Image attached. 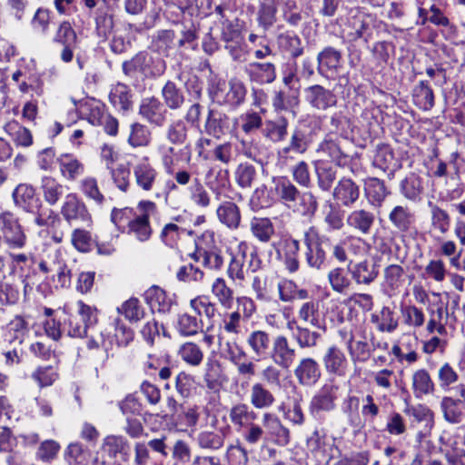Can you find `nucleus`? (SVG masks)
<instances>
[{"label":"nucleus","instance_id":"obj_1","mask_svg":"<svg viewBox=\"0 0 465 465\" xmlns=\"http://www.w3.org/2000/svg\"><path fill=\"white\" fill-rule=\"evenodd\" d=\"M189 131L190 128L184 120L172 121L164 129V137L169 144H160L156 149L163 172L173 176L181 186L188 185L193 180V174L185 169L176 170L178 152L175 146L189 149Z\"/></svg>","mask_w":465,"mask_h":465},{"label":"nucleus","instance_id":"obj_2","mask_svg":"<svg viewBox=\"0 0 465 465\" xmlns=\"http://www.w3.org/2000/svg\"><path fill=\"white\" fill-rule=\"evenodd\" d=\"M256 312L257 305L251 297L239 296L236 298L235 310L224 312L219 323L218 340L222 350L226 341L224 335H228L231 337V341L237 342V340L247 331L245 323L253 317Z\"/></svg>","mask_w":465,"mask_h":465},{"label":"nucleus","instance_id":"obj_3","mask_svg":"<svg viewBox=\"0 0 465 465\" xmlns=\"http://www.w3.org/2000/svg\"><path fill=\"white\" fill-rule=\"evenodd\" d=\"M257 418L258 414L247 403L238 402L229 410L231 423L249 446H256V441L263 434L262 425L255 422Z\"/></svg>","mask_w":465,"mask_h":465},{"label":"nucleus","instance_id":"obj_4","mask_svg":"<svg viewBox=\"0 0 465 465\" xmlns=\"http://www.w3.org/2000/svg\"><path fill=\"white\" fill-rule=\"evenodd\" d=\"M63 312L65 317L63 329L71 337L82 338L87 335V330L96 324L98 321L97 310L85 304L83 301L75 303V313L72 312V308L65 304L63 307Z\"/></svg>","mask_w":465,"mask_h":465},{"label":"nucleus","instance_id":"obj_5","mask_svg":"<svg viewBox=\"0 0 465 465\" xmlns=\"http://www.w3.org/2000/svg\"><path fill=\"white\" fill-rule=\"evenodd\" d=\"M312 142V135L308 127L304 124L296 125L291 133L288 143L277 151L279 161L284 164L294 161L308 151Z\"/></svg>","mask_w":465,"mask_h":465},{"label":"nucleus","instance_id":"obj_6","mask_svg":"<svg viewBox=\"0 0 465 465\" xmlns=\"http://www.w3.org/2000/svg\"><path fill=\"white\" fill-rule=\"evenodd\" d=\"M137 214L125 232L134 236L137 241L144 242L150 240L153 229L150 224V216L158 212L157 205L150 200H142L137 204Z\"/></svg>","mask_w":465,"mask_h":465},{"label":"nucleus","instance_id":"obj_7","mask_svg":"<svg viewBox=\"0 0 465 465\" xmlns=\"http://www.w3.org/2000/svg\"><path fill=\"white\" fill-rule=\"evenodd\" d=\"M322 241L323 236L315 226H310L303 232L305 262L310 268L318 271L325 267L327 258L326 252L322 248Z\"/></svg>","mask_w":465,"mask_h":465},{"label":"nucleus","instance_id":"obj_8","mask_svg":"<svg viewBox=\"0 0 465 465\" xmlns=\"http://www.w3.org/2000/svg\"><path fill=\"white\" fill-rule=\"evenodd\" d=\"M0 233L3 242L11 249H22L27 237L16 215L9 211L0 213Z\"/></svg>","mask_w":465,"mask_h":465},{"label":"nucleus","instance_id":"obj_9","mask_svg":"<svg viewBox=\"0 0 465 465\" xmlns=\"http://www.w3.org/2000/svg\"><path fill=\"white\" fill-rule=\"evenodd\" d=\"M61 214L69 224H84L87 227L93 225V217L85 203L75 193L65 195L61 207Z\"/></svg>","mask_w":465,"mask_h":465},{"label":"nucleus","instance_id":"obj_10","mask_svg":"<svg viewBox=\"0 0 465 465\" xmlns=\"http://www.w3.org/2000/svg\"><path fill=\"white\" fill-rule=\"evenodd\" d=\"M342 32L344 39L349 43H355L361 39L368 43L372 35L371 17L363 12L351 11Z\"/></svg>","mask_w":465,"mask_h":465},{"label":"nucleus","instance_id":"obj_11","mask_svg":"<svg viewBox=\"0 0 465 465\" xmlns=\"http://www.w3.org/2000/svg\"><path fill=\"white\" fill-rule=\"evenodd\" d=\"M340 387L330 381L322 385L312 396L309 411L312 416L318 418L324 412H331L337 407Z\"/></svg>","mask_w":465,"mask_h":465},{"label":"nucleus","instance_id":"obj_12","mask_svg":"<svg viewBox=\"0 0 465 465\" xmlns=\"http://www.w3.org/2000/svg\"><path fill=\"white\" fill-rule=\"evenodd\" d=\"M262 436L256 441V446L262 440H270L278 446H287L291 440L290 430L280 418L272 412H264L262 416Z\"/></svg>","mask_w":465,"mask_h":465},{"label":"nucleus","instance_id":"obj_13","mask_svg":"<svg viewBox=\"0 0 465 465\" xmlns=\"http://www.w3.org/2000/svg\"><path fill=\"white\" fill-rule=\"evenodd\" d=\"M272 361L282 370H289L296 361L297 350L283 334L272 338V347L270 351Z\"/></svg>","mask_w":465,"mask_h":465},{"label":"nucleus","instance_id":"obj_14","mask_svg":"<svg viewBox=\"0 0 465 465\" xmlns=\"http://www.w3.org/2000/svg\"><path fill=\"white\" fill-rule=\"evenodd\" d=\"M53 43L62 46L60 59L64 63H71L74 59V50L78 45V37L69 21H63L59 24L54 35Z\"/></svg>","mask_w":465,"mask_h":465},{"label":"nucleus","instance_id":"obj_15","mask_svg":"<svg viewBox=\"0 0 465 465\" xmlns=\"http://www.w3.org/2000/svg\"><path fill=\"white\" fill-rule=\"evenodd\" d=\"M304 99L312 108L318 111H327L335 107L338 103L335 93L321 84L306 87L304 89Z\"/></svg>","mask_w":465,"mask_h":465},{"label":"nucleus","instance_id":"obj_16","mask_svg":"<svg viewBox=\"0 0 465 465\" xmlns=\"http://www.w3.org/2000/svg\"><path fill=\"white\" fill-rule=\"evenodd\" d=\"M138 114L149 124L162 127L166 124L168 111L158 98L151 96L141 101Z\"/></svg>","mask_w":465,"mask_h":465},{"label":"nucleus","instance_id":"obj_17","mask_svg":"<svg viewBox=\"0 0 465 465\" xmlns=\"http://www.w3.org/2000/svg\"><path fill=\"white\" fill-rule=\"evenodd\" d=\"M182 216L177 215L164 223L159 233V240L168 248L176 249L185 235L192 236L193 232L180 225Z\"/></svg>","mask_w":465,"mask_h":465},{"label":"nucleus","instance_id":"obj_18","mask_svg":"<svg viewBox=\"0 0 465 465\" xmlns=\"http://www.w3.org/2000/svg\"><path fill=\"white\" fill-rule=\"evenodd\" d=\"M204 133L221 140L231 132V118L225 113L217 109H209L203 124Z\"/></svg>","mask_w":465,"mask_h":465},{"label":"nucleus","instance_id":"obj_19","mask_svg":"<svg viewBox=\"0 0 465 465\" xmlns=\"http://www.w3.org/2000/svg\"><path fill=\"white\" fill-rule=\"evenodd\" d=\"M227 379L223 372L220 363L216 361H209L205 364L203 381L208 391H212L209 403H215L220 399V391Z\"/></svg>","mask_w":465,"mask_h":465},{"label":"nucleus","instance_id":"obj_20","mask_svg":"<svg viewBox=\"0 0 465 465\" xmlns=\"http://www.w3.org/2000/svg\"><path fill=\"white\" fill-rule=\"evenodd\" d=\"M322 363L326 372L330 375L345 376L349 361L343 351L337 345L329 346L322 355Z\"/></svg>","mask_w":465,"mask_h":465},{"label":"nucleus","instance_id":"obj_21","mask_svg":"<svg viewBox=\"0 0 465 465\" xmlns=\"http://www.w3.org/2000/svg\"><path fill=\"white\" fill-rule=\"evenodd\" d=\"M133 174L136 186L143 192H152L157 184L158 171L145 157L133 167Z\"/></svg>","mask_w":465,"mask_h":465},{"label":"nucleus","instance_id":"obj_22","mask_svg":"<svg viewBox=\"0 0 465 465\" xmlns=\"http://www.w3.org/2000/svg\"><path fill=\"white\" fill-rule=\"evenodd\" d=\"M223 351L227 359L237 367L239 374L255 375V364L251 361H242L246 357V353L238 342L227 340Z\"/></svg>","mask_w":465,"mask_h":465},{"label":"nucleus","instance_id":"obj_23","mask_svg":"<svg viewBox=\"0 0 465 465\" xmlns=\"http://www.w3.org/2000/svg\"><path fill=\"white\" fill-rule=\"evenodd\" d=\"M192 258L204 268L214 272L221 271L225 262L222 250L216 246L203 247L199 242H196V249Z\"/></svg>","mask_w":465,"mask_h":465},{"label":"nucleus","instance_id":"obj_24","mask_svg":"<svg viewBox=\"0 0 465 465\" xmlns=\"http://www.w3.org/2000/svg\"><path fill=\"white\" fill-rule=\"evenodd\" d=\"M392 227L401 235H406L414 229L416 217L414 212L407 205H396L388 214Z\"/></svg>","mask_w":465,"mask_h":465},{"label":"nucleus","instance_id":"obj_25","mask_svg":"<svg viewBox=\"0 0 465 465\" xmlns=\"http://www.w3.org/2000/svg\"><path fill=\"white\" fill-rule=\"evenodd\" d=\"M294 375L302 386H314L322 376L319 363L312 358L302 359L294 369Z\"/></svg>","mask_w":465,"mask_h":465},{"label":"nucleus","instance_id":"obj_26","mask_svg":"<svg viewBox=\"0 0 465 465\" xmlns=\"http://www.w3.org/2000/svg\"><path fill=\"white\" fill-rule=\"evenodd\" d=\"M101 450L111 459H116L118 456L123 461H128L130 459L131 446L129 440L121 435L106 436L102 443Z\"/></svg>","mask_w":465,"mask_h":465},{"label":"nucleus","instance_id":"obj_27","mask_svg":"<svg viewBox=\"0 0 465 465\" xmlns=\"http://www.w3.org/2000/svg\"><path fill=\"white\" fill-rule=\"evenodd\" d=\"M272 183L274 185L276 203L280 202L291 208L297 202L300 190L287 176L272 177Z\"/></svg>","mask_w":465,"mask_h":465},{"label":"nucleus","instance_id":"obj_28","mask_svg":"<svg viewBox=\"0 0 465 465\" xmlns=\"http://www.w3.org/2000/svg\"><path fill=\"white\" fill-rule=\"evenodd\" d=\"M39 269L44 273H54L56 276V287L67 288L71 284V271L66 263L55 254L51 261H42L39 263Z\"/></svg>","mask_w":465,"mask_h":465},{"label":"nucleus","instance_id":"obj_29","mask_svg":"<svg viewBox=\"0 0 465 465\" xmlns=\"http://www.w3.org/2000/svg\"><path fill=\"white\" fill-rule=\"evenodd\" d=\"M376 221V214L364 208L351 211L346 219L347 225L363 235L371 233Z\"/></svg>","mask_w":465,"mask_h":465},{"label":"nucleus","instance_id":"obj_30","mask_svg":"<svg viewBox=\"0 0 465 465\" xmlns=\"http://www.w3.org/2000/svg\"><path fill=\"white\" fill-rule=\"evenodd\" d=\"M289 121L283 116L264 121L262 129V137L272 143H281L288 136Z\"/></svg>","mask_w":465,"mask_h":465},{"label":"nucleus","instance_id":"obj_31","mask_svg":"<svg viewBox=\"0 0 465 465\" xmlns=\"http://www.w3.org/2000/svg\"><path fill=\"white\" fill-rule=\"evenodd\" d=\"M244 73L251 82L272 84L276 79V67L272 63L252 62L245 65Z\"/></svg>","mask_w":465,"mask_h":465},{"label":"nucleus","instance_id":"obj_32","mask_svg":"<svg viewBox=\"0 0 465 465\" xmlns=\"http://www.w3.org/2000/svg\"><path fill=\"white\" fill-rule=\"evenodd\" d=\"M360 197V187L351 178H341L333 189V198L344 207L352 206Z\"/></svg>","mask_w":465,"mask_h":465},{"label":"nucleus","instance_id":"obj_33","mask_svg":"<svg viewBox=\"0 0 465 465\" xmlns=\"http://www.w3.org/2000/svg\"><path fill=\"white\" fill-rule=\"evenodd\" d=\"M349 272L352 280L357 284L369 285L378 277L379 271L377 265L367 259L359 262L349 263Z\"/></svg>","mask_w":465,"mask_h":465},{"label":"nucleus","instance_id":"obj_34","mask_svg":"<svg viewBox=\"0 0 465 465\" xmlns=\"http://www.w3.org/2000/svg\"><path fill=\"white\" fill-rule=\"evenodd\" d=\"M281 249H277L279 258L283 260L286 270L293 273L300 268L299 251L300 242L298 240L288 238L281 242Z\"/></svg>","mask_w":465,"mask_h":465},{"label":"nucleus","instance_id":"obj_35","mask_svg":"<svg viewBox=\"0 0 465 465\" xmlns=\"http://www.w3.org/2000/svg\"><path fill=\"white\" fill-rule=\"evenodd\" d=\"M317 62L320 74L336 73L341 67L342 54L332 46H326L318 54Z\"/></svg>","mask_w":465,"mask_h":465},{"label":"nucleus","instance_id":"obj_36","mask_svg":"<svg viewBox=\"0 0 465 465\" xmlns=\"http://www.w3.org/2000/svg\"><path fill=\"white\" fill-rule=\"evenodd\" d=\"M61 176L69 182H74L81 177L85 171V166L76 156L71 153L61 154L57 158Z\"/></svg>","mask_w":465,"mask_h":465},{"label":"nucleus","instance_id":"obj_37","mask_svg":"<svg viewBox=\"0 0 465 465\" xmlns=\"http://www.w3.org/2000/svg\"><path fill=\"white\" fill-rule=\"evenodd\" d=\"M430 213V232L443 236L450 232L451 219L449 213L433 202H428Z\"/></svg>","mask_w":465,"mask_h":465},{"label":"nucleus","instance_id":"obj_38","mask_svg":"<svg viewBox=\"0 0 465 465\" xmlns=\"http://www.w3.org/2000/svg\"><path fill=\"white\" fill-rule=\"evenodd\" d=\"M144 300L153 311L160 313H166L171 311L173 301L162 288L153 285L145 291Z\"/></svg>","mask_w":465,"mask_h":465},{"label":"nucleus","instance_id":"obj_39","mask_svg":"<svg viewBox=\"0 0 465 465\" xmlns=\"http://www.w3.org/2000/svg\"><path fill=\"white\" fill-rule=\"evenodd\" d=\"M246 343L255 356L263 358L270 354L272 339L268 331L254 330L248 334Z\"/></svg>","mask_w":465,"mask_h":465},{"label":"nucleus","instance_id":"obj_40","mask_svg":"<svg viewBox=\"0 0 465 465\" xmlns=\"http://www.w3.org/2000/svg\"><path fill=\"white\" fill-rule=\"evenodd\" d=\"M216 215L219 222L232 231L237 230L241 225V210L233 202L222 203L216 210Z\"/></svg>","mask_w":465,"mask_h":465},{"label":"nucleus","instance_id":"obj_41","mask_svg":"<svg viewBox=\"0 0 465 465\" xmlns=\"http://www.w3.org/2000/svg\"><path fill=\"white\" fill-rule=\"evenodd\" d=\"M252 235L262 243H269L276 233L272 221L268 217L253 216L250 221Z\"/></svg>","mask_w":465,"mask_h":465},{"label":"nucleus","instance_id":"obj_42","mask_svg":"<svg viewBox=\"0 0 465 465\" xmlns=\"http://www.w3.org/2000/svg\"><path fill=\"white\" fill-rule=\"evenodd\" d=\"M109 99L113 106L124 113L133 109V93L128 85L122 83L114 84L109 94Z\"/></svg>","mask_w":465,"mask_h":465},{"label":"nucleus","instance_id":"obj_43","mask_svg":"<svg viewBox=\"0 0 465 465\" xmlns=\"http://www.w3.org/2000/svg\"><path fill=\"white\" fill-rule=\"evenodd\" d=\"M15 203L26 212L35 213L41 205L35 189L26 184H19L13 193Z\"/></svg>","mask_w":465,"mask_h":465},{"label":"nucleus","instance_id":"obj_44","mask_svg":"<svg viewBox=\"0 0 465 465\" xmlns=\"http://www.w3.org/2000/svg\"><path fill=\"white\" fill-rule=\"evenodd\" d=\"M5 132L16 147L28 148L34 143L32 132L15 120L5 124Z\"/></svg>","mask_w":465,"mask_h":465},{"label":"nucleus","instance_id":"obj_45","mask_svg":"<svg viewBox=\"0 0 465 465\" xmlns=\"http://www.w3.org/2000/svg\"><path fill=\"white\" fill-rule=\"evenodd\" d=\"M287 327L289 330L292 331V338L300 349L314 348L321 339L319 332L302 327L297 324L296 322H288Z\"/></svg>","mask_w":465,"mask_h":465},{"label":"nucleus","instance_id":"obj_46","mask_svg":"<svg viewBox=\"0 0 465 465\" xmlns=\"http://www.w3.org/2000/svg\"><path fill=\"white\" fill-rule=\"evenodd\" d=\"M411 389L417 399H422L424 396L434 392L435 383L427 370L419 369L413 372Z\"/></svg>","mask_w":465,"mask_h":465},{"label":"nucleus","instance_id":"obj_47","mask_svg":"<svg viewBox=\"0 0 465 465\" xmlns=\"http://www.w3.org/2000/svg\"><path fill=\"white\" fill-rule=\"evenodd\" d=\"M230 427L226 426L218 432L213 430H202L196 436V442L199 448L210 450H218L224 444V439Z\"/></svg>","mask_w":465,"mask_h":465},{"label":"nucleus","instance_id":"obj_48","mask_svg":"<svg viewBox=\"0 0 465 465\" xmlns=\"http://www.w3.org/2000/svg\"><path fill=\"white\" fill-rule=\"evenodd\" d=\"M391 194L385 183L378 178H369L365 183V195L369 203L380 208L385 199Z\"/></svg>","mask_w":465,"mask_h":465},{"label":"nucleus","instance_id":"obj_49","mask_svg":"<svg viewBox=\"0 0 465 465\" xmlns=\"http://www.w3.org/2000/svg\"><path fill=\"white\" fill-rule=\"evenodd\" d=\"M161 95L167 109L177 111L185 104V95L173 81H167L162 88Z\"/></svg>","mask_w":465,"mask_h":465},{"label":"nucleus","instance_id":"obj_50","mask_svg":"<svg viewBox=\"0 0 465 465\" xmlns=\"http://www.w3.org/2000/svg\"><path fill=\"white\" fill-rule=\"evenodd\" d=\"M40 189L45 201L49 205H55L64 193V185L54 177L45 175L41 179Z\"/></svg>","mask_w":465,"mask_h":465},{"label":"nucleus","instance_id":"obj_51","mask_svg":"<svg viewBox=\"0 0 465 465\" xmlns=\"http://www.w3.org/2000/svg\"><path fill=\"white\" fill-rule=\"evenodd\" d=\"M440 409L446 421L458 424L465 416V403L450 396H444L440 401Z\"/></svg>","mask_w":465,"mask_h":465},{"label":"nucleus","instance_id":"obj_52","mask_svg":"<svg viewBox=\"0 0 465 465\" xmlns=\"http://www.w3.org/2000/svg\"><path fill=\"white\" fill-rule=\"evenodd\" d=\"M350 274L349 267L347 269L342 267L331 269L327 275L331 290L336 293L346 295L352 285V278L350 277Z\"/></svg>","mask_w":465,"mask_h":465},{"label":"nucleus","instance_id":"obj_53","mask_svg":"<svg viewBox=\"0 0 465 465\" xmlns=\"http://www.w3.org/2000/svg\"><path fill=\"white\" fill-rule=\"evenodd\" d=\"M319 207L317 197L310 191L298 193L297 202L292 205L293 212L300 213L302 217L312 219L314 217Z\"/></svg>","mask_w":465,"mask_h":465},{"label":"nucleus","instance_id":"obj_54","mask_svg":"<svg viewBox=\"0 0 465 465\" xmlns=\"http://www.w3.org/2000/svg\"><path fill=\"white\" fill-rule=\"evenodd\" d=\"M94 33L103 42L109 39V36L114 33V15L104 9H97L94 14Z\"/></svg>","mask_w":465,"mask_h":465},{"label":"nucleus","instance_id":"obj_55","mask_svg":"<svg viewBox=\"0 0 465 465\" xmlns=\"http://www.w3.org/2000/svg\"><path fill=\"white\" fill-rule=\"evenodd\" d=\"M371 322L376 326L377 330L381 332H393L398 327V319L394 311L384 306L380 312L371 314Z\"/></svg>","mask_w":465,"mask_h":465},{"label":"nucleus","instance_id":"obj_56","mask_svg":"<svg viewBox=\"0 0 465 465\" xmlns=\"http://www.w3.org/2000/svg\"><path fill=\"white\" fill-rule=\"evenodd\" d=\"M275 397L264 384L256 382L252 384L250 391V402L252 406L258 410L271 408L275 402Z\"/></svg>","mask_w":465,"mask_h":465},{"label":"nucleus","instance_id":"obj_57","mask_svg":"<svg viewBox=\"0 0 465 465\" xmlns=\"http://www.w3.org/2000/svg\"><path fill=\"white\" fill-rule=\"evenodd\" d=\"M401 194L409 201L418 202L423 193L422 178L414 173H409L400 184Z\"/></svg>","mask_w":465,"mask_h":465},{"label":"nucleus","instance_id":"obj_58","mask_svg":"<svg viewBox=\"0 0 465 465\" xmlns=\"http://www.w3.org/2000/svg\"><path fill=\"white\" fill-rule=\"evenodd\" d=\"M211 292L219 304L224 309H231L234 302V292L223 277L214 279Z\"/></svg>","mask_w":465,"mask_h":465},{"label":"nucleus","instance_id":"obj_59","mask_svg":"<svg viewBox=\"0 0 465 465\" xmlns=\"http://www.w3.org/2000/svg\"><path fill=\"white\" fill-rule=\"evenodd\" d=\"M405 271L398 264H391L384 269L383 285L391 293L395 294L404 285Z\"/></svg>","mask_w":465,"mask_h":465},{"label":"nucleus","instance_id":"obj_60","mask_svg":"<svg viewBox=\"0 0 465 465\" xmlns=\"http://www.w3.org/2000/svg\"><path fill=\"white\" fill-rule=\"evenodd\" d=\"M78 189L86 199L93 201L98 206H103L106 203V198L94 177L87 176L80 180Z\"/></svg>","mask_w":465,"mask_h":465},{"label":"nucleus","instance_id":"obj_61","mask_svg":"<svg viewBox=\"0 0 465 465\" xmlns=\"http://www.w3.org/2000/svg\"><path fill=\"white\" fill-rule=\"evenodd\" d=\"M361 401L358 396L349 394L341 402V411L346 416L348 424L352 428H361L362 420L359 412Z\"/></svg>","mask_w":465,"mask_h":465},{"label":"nucleus","instance_id":"obj_62","mask_svg":"<svg viewBox=\"0 0 465 465\" xmlns=\"http://www.w3.org/2000/svg\"><path fill=\"white\" fill-rule=\"evenodd\" d=\"M413 102L423 111H429L434 106V93L428 81H420L413 88Z\"/></svg>","mask_w":465,"mask_h":465},{"label":"nucleus","instance_id":"obj_63","mask_svg":"<svg viewBox=\"0 0 465 465\" xmlns=\"http://www.w3.org/2000/svg\"><path fill=\"white\" fill-rule=\"evenodd\" d=\"M202 320L187 312L179 314L175 329L181 336L191 337L196 335L202 329Z\"/></svg>","mask_w":465,"mask_h":465},{"label":"nucleus","instance_id":"obj_64","mask_svg":"<svg viewBox=\"0 0 465 465\" xmlns=\"http://www.w3.org/2000/svg\"><path fill=\"white\" fill-rule=\"evenodd\" d=\"M91 456V450L79 442L69 444L64 452L69 465H89Z\"/></svg>","mask_w":465,"mask_h":465}]
</instances>
